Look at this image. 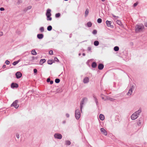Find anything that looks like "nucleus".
Returning a JSON list of instances; mask_svg holds the SVG:
<instances>
[{"mask_svg":"<svg viewBox=\"0 0 147 147\" xmlns=\"http://www.w3.org/2000/svg\"><path fill=\"white\" fill-rule=\"evenodd\" d=\"M144 28V26L143 24H137L135 27V32L137 33L142 32L143 31Z\"/></svg>","mask_w":147,"mask_h":147,"instance_id":"obj_1","label":"nucleus"},{"mask_svg":"<svg viewBox=\"0 0 147 147\" xmlns=\"http://www.w3.org/2000/svg\"><path fill=\"white\" fill-rule=\"evenodd\" d=\"M51 9H48L47 10L46 13V15L47 17V20L48 21H51L52 20V18L51 17Z\"/></svg>","mask_w":147,"mask_h":147,"instance_id":"obj_2","label":"nucleus"},{"mask_svg":"<svg viewBox=\"0 0 147 147\" xmlns=\"http://www.w3.org/2000/svg\"><path fill=\"white\" fill-rule=\"evenodd\" d=\"M140 111H136L133 113L131 116V119L132 120H134L136 119L138 117Z\"/></svg>","mask_w":147,"mask_h":147,"instance_id":"obj_3","label":"nucleus"},{"mask_svg":"<svg viewBox=\"0 0 147 147\" xmlns=\"http://www.w3.org/2000/svg\"><path fill=\"white\" fill-rule=\"evenodd\" d=\"M87 101V98H82V100L81 101L80 104V109L81 110H82V107L83 105L85 104Z\"/></svg>","mask_w":147,"mask_h":147,"instance_id":"obj_4","label":"nucleus"},{"mask_svg":"<svg viewBox=\"0 0 147 147\" xmlns=\"http://www.w3.org/2000/svg\"><path fill=\"white\" fill-rule=\"evenodd\" d=\"M134 88L135 85H132L128 90V92L127 94V95L129 96H130L132 93L133 90H134Z\"/></svg>","mask_w":147,"mask_h":147,"instance_id":"obj_5","label":"nucleus"},{"mask_svg":"<svg viewBox=\"0 0 147 147\" xmlns=\"http://www.w3.org/2000/svg\"><path fill=\"white\" fill-rule=\"evenodd\" d=\"M75 116L77 120L79 119L80 117V111H76L75 113Z\"/></svg>","mask_w":147,"mask_h":147,"instance_id":"obj_6","label":"nucleus"},{"mask_svg":"<svg viewBox=\"0 0 147 147\" xmlns=\"http://www.w3.org/2000/svg\"><path fill=\"white\" fill-rule=\"evenodd\" d=\"M18 101L16 100L14 101L13 103L11 105V107H14L16 109L19 106V105L18 104Z\"/></svg>","mask_w":147,"mask_h":147,"instance_id":"obj_7","label":"nucleus"},{"mask_svg":"<svg viewBox=\"0 0 147 147\" xmlns=\"http://www.w3.org/2000/svg\"><path fill=\"white\" fill-rule=\"evenodd\" d=\"M54 137L55 138L61 139L62 138V135L58 133L55 134L54 135Z\"/></svg>","mask_w":147,"mask_h":147,"instance_id":"obj_8","label":"nucleus"},{"mask_svg":"<svg viewBox=\"0 0 147 147\" xmlns=\"http://www.w3.org/2000/svg\"><path fill=\"white\" fill-rule=\"evenodd\" d=\"M89 78L87 77H85L83 80V82L84 84H87L89 82Z\"/></svg>","mask_w":147,"mask_h":147,"instance_id":"obj_9","label":"nucleus"},{"mask_svg":"<svg viewBox=\"0 0 147 147\" xmlns=\"http://www.w3.org/2000/svg\"><path fill=\"white\" fill-rule=\"evenodd\" d=\"M100 130L101 132H102L104 135L105 136L107 135V132L104 128H101Z\"/></svg>","mask_w":147,"mask_h":147,"instance_id":"obj_10","label":"nucleus"},{"mask_svg":"<svg viewBox=\"0 0 147 147\" xmlns=\"http://www.w3.org/2000/svg\"><path fill=\"white\" fill-rule=\"evenodd\" d=\"M16 78H20L22 76L21 73L20 72H17L16 74Z\"/></svg>","mask_w":147,"mask_h":147,"instance_id":"obj_11","label":"nucleus"},{"mask_svg":"<svg viewBox=\"0 0 147 147\" xmlns=\"http://www.w3.org/2000/svg\"><path fill=\"white\" fill-rule=\"evenodd\" d=\"M18 85L16 83H13L11 84V88H18Z\"/></svg>","mask_w":147,"mask_h":147,"instance_id":"obj_12","label":"nucleus"},{"mask_svg":"<svg viewBox=\"0 0 147 147\" xmlns=\"http://www.w3.org/2000/svg\"><path fill=\"white\" fill-rule=\"evenodd\" d=\"M44 35L42 34H38L37 35V38L39 39H42Z\"/></svg>","mask_w":147,"mask_h":147,"instance_id":"obj_13","label":"nucleus"},{"mask_svg":"<svg viewBox=\"0 0 147 147\" xmlns=\"http://www.w3.org/2000/svg\"><path fill=\"white\" fill-rule=\"evenodd\" d=\"M104 66L102 64H100L98 66V68L99 70H102L104 68Z\"/></svg>","mask_w":147,"mask_h":147,"instance_id":"obj_14","label":"nucleus"},{"mask_svg":"<svg viewBox=\"0 0 147 147\" xmlns=\"http://www.w3.org/2000/svg\"><path fill=\"white\" fill-rule=\"evenodd\" d=\"M106 24L108 27L111 26V22L107 20L106 22Z\"/></svg>","mask_w":147,"mask_h":147,"instance_id":"obj_15","label":"nucleus"},{"mask_svg":"<svg viewBox=\"0 0 147 147\" xmlns=\"http://www.w3.org/2000/svg\"><path fill=\"white\" fill-rule=\"evenodd\" d=\"M99 117L100 119L102 120H103L104 119L105 117H104V115H103L102 114H100V115H99Z\"/></svg>","mask_w":147,"mask_h":147,"instance_id":"obj_16","label":"nucleus"},{"mask_svg":"<svg viewBox=\"0 0 147 147\" xmlns=\"http://www.w3.org/2000/svg\"><path fill=\"white\" fill-rule=\"evenodd\" d=\"M89 13V9H87L85 11V16L86 17L88 15V14Z\"/></svg>","mask_w":147,"mask_h":147,"instance_id":"obj_17","label":"nucleus"},{"mask_svg":"<svg viewBox=\"0 0 147 147\" xmlns=\"http://www.w3.org/2000/svg\"><path fill=\"white\" fill-rule=\"evenodd\" d=\"M94 44L95 46H97L99 45V42L98 41L96 40L94 41Z\"/></svg>","mask_w":147,"mask_h":147,"instance_id":"obj_18","label":"nucleus"},{"mask_svg":"<svg viewBox=\"0 0 147 147\" xmlns=\"http://www.w3.org/2000/svg\"><path fill=\"white\" fill-rule=\"evenodd\" d=\"M20 61V60L19 59L18 60V61H14L13 62L12 64L14 65H15L17 64Z\"/></svg>","mask_w":147,"mask_h":147,"instance_id":"obj_19","label":"nucleus"},{"mask_svg":"<svg viewBox=\"0 0 147 147\" xmlns=\"http://www.w3.org/2000/svg\"><path fill=\"white\" fill-rule=\"evenodd\" d=\"M46 60L45 59H41L40 60V64H42L43 63L45 62Z\"/></svg>","mask_w":147,"mask_h":147,"instance_id":"obj_20","label":"nucleus"},{"mask_svg":"<svg viewBox=\"0 0 147 147\" xmlns=\"http://www.w3.org/2000/svg\"><path fill=\"white\" fill-rule=\"evenodd\" d=\"M96 62H93L92 65V67L93 68H95L96 66Z\"/></svg>","mask_w":147,"mask_h":147,"instance_id":"obj_21","label":"nucleus"},{"mask_svg":"<svg viewBox=\"0 0 147 147\" xmlns=\"http://www.w3.org/2000/svg\"><path fill=\"white\" fill-rule=\"evenodd\" d=\"M101 98L102 99L104 100H107V98H108V96H101Z\"/></svg>","mask_w":147,"mask_h":147,"instance_id":"obj_22","label":"nucleus"},{"mask_svg":"<svg viewBox=\"0 0 147 147\" xmlns=\"http://www.w3.org/2000/svg\"><path fill=\"white\" fill-rule=\"evenodd\" d=\"M32 54L33 55H36L37 54V53L35 50H33L32 51Z\"/></svg>","mask_w":147,"mask_h":147,"instance_id":"obj_23","label":"nucleus"},{"mask_svg":"<svg viewBox=\"0 0 147 147\" xmlns=\"http://www.w3.org/2000/svg\"><path fill=\"white\" fill-rule=\"evenodd\" d=\"M116 22L117 24L119 25H122V23L121 21L119 20H117L116 21Z\"/></svg>","mask_w":147,"mask_h":147,"instance_id":"obj_24","label":"nucleus"},{"mask_svg":"<svg viewBox=\"0 0 147 147\" xmlns=\"http://www.w3.org/2000/svg\"><path fill=\"white\" fill-rule=\"evenodd\" d=\"M52 29V27L51 26H49L47 28V30L49 31L51 30Z\"/></svg>","mask_w":147,"mask_h":147,"instance_id":"obj_25","label":"nucleus"},{"mask_svg":"<svg viewBox=\"0 0 147 147\" xmlns=\"http://www.w3.org/2000/svg\"><path fill=\"white\" fill-rule=\"evenodd\" d=\"M114 50L115 51H117L119 50V47L117 46H115L114 47Z\"/></svg>","mask_w":147,"mask_h":147,"instance_id":"obj_26","label":"nucleus"},{"mask_svg":"<svg viewBox=\"0 0 147 147\" xmlns=\"http://www.w3.org/2000/svg\"><path fill=\"white\" fill-rule=\"evenodd\" d=\"M107 100H109L111 101H113L115 100V99L110 97H108L107 98Z\"/></svg>","mask_w":147,"mask_h":147,"instance_id":"obj_27","label":"nucleus"},{"mask_svg":"<svg viewBox=\"0 0 147 147\" xmlns=\"http://www.w3.org/2000/svg\"><path fill=\"white\" fill-rule=\"evenodd\" d=\"M87 25L88 27H90L92 25V23L90 22H89L87 23Z\"/></svg>","mask_w":147,"mask_h":147,"instance_id":"obj_28","label":"nucleus"},{"mask_svg":"<svg viewBox=\"0 0 147 147\" xmlns=\"http://www.w3.org/2000/svg\"><path fill=\"white\" fill-rule=\"evenodd\" d=\"M40 31L41 32H43L44 31V28L43 27H41L40 28V29H39Z\"/></svg>","mask_w":147,"mask_h":147,"instance_id":"obj_29","label":"nucleus"},{"mask_svg":"<svg viewBox=\"0 0 147 147\" xmlns=\"http://www.w3.org/2000/svg\"><path fill=\"white\" fill-rule=\"evenodd\" d=\"M97 22L98 23H100L102 22V19L101 18H98L97 19Z\"/></svg>","mask_w":147,"mask_h":147,"instance_id":"obj_30","label":"nucleus"},{"mask_svg":"<svg viewBox=\"0 0 147 147\" xmlns=\"http://www.w3.org/2000/svg\"><path fill=\"white\" fill-rule=\"evenodd\" d=\"M66 144L67 145H69L71 144V142L70 141L68 140L66 141L65 142Z\"/></svg>","mask_w":147,"mask_h":147,"instance_id":"obj_31","label":"nucleus"},{"mask_svg":"<svg viewBox=\"0 0 147 147\" xmlns=\"http://www.w3.org/2000/svg\"><path fill=\"white\" fill-rule=\"evenodd\" d=\"M60 16V14L59 13H58L56 14L55 16L56 18H59V17Z\"/></svg>","mask_w":147,"mask_h":147,"instance_id":"obj_32","label":"nucleus"},{"mask_svg":"<svg viewBox=\"0 0 147 147\" xmlns=\"http://www.w3.org/2000/svg\"><path fill=\"white\" fill-rule=\"evenodd\" d=\"M60 80L59 79H56L55 80V82L57 83H58L60 82Z\"/></svg>","mask_w":147,"mask_h":147,"instance_id":"obj_33","label":"nucleus"},{"mask_svg":"<svg viewBox=\"0 0 147 147\" xmlns=\"http://www.w3.org/2000/svg\"><path fill=\"white\" fill-rule=\"evenodd\" d=\"M97 33V31L96 30H94L92 32V34H96Z\"/></svg>","mask_w":147,"mask_h":147,"instance_id":"obj_34","label":"nucleus"},{"mask_svg":"<svg viewBox=\"0 0 147 147\" xmlns=\"http://www.w3.org/2000/svg\"><path fill=\"white\" fill-rule=\"evenodd\" d=\"M48 63L49 64H52L53 63L52 61L51 60H49L48 61Z\"/></svg>","mask_w":147,"mask_h":147,"instance_id":"obj_35","label":"nucleus"},{"mask_svg":"<svg viewBox=\"0 0 147 147\" xmlns=\"http://www.w3.org/2000/svg\"><path fill=\"white\" fill-rule=\"evenodd\" d=\"M94 100L96 103V105H98V102L97 99L96 98H94Z\"/></svg>","mask_w":147,"mask_h":147,"instance_id":"obj_36","label":"nucleus"},{"mask_svg":"<svg viewBox=\"0 0 147 147\" xmlns=\"http://www.w3.org/2000/svg\"><path fill=\"white\" fill-rule=\"evenodd\" d=\"M112 16L114 18V19H117V18H118V17L114 15H112Z\"/></svg>","mask_w":147,"mask_h":147,"instance_id":"obj_37","label":"nucleus"},{"mask_svg":"<svg viewBox=\"0 0 147 147\" xmlns=\"http://www.w3.org/2000/svg\"><path fill=\"white\" fill-rule=\"evenodd\" d=\"M10 62V61H9L8 60H6L5 62V63L7 64V65H9V64Z\"/></svg>","mask_w":147,"mask_h":147,"instance_id":"obj_38","label":"nucleus"},{"mask_svg":"<svg viewBox=\"0 0 147 147\" xmlns=\"http://www.w3.org/2000/svg\"><path fill=\"white\" fill-rule=\"evenodd\" d=\"M49 54L51 55H52L53 54V52L52 50H51L49 51Z\"/></svg>","mask_w":147,"mask_h":147,"instance_id":"obj_39","label":"nucleus"},{"mask_svg":"<svg viewBox=\"0 0 147 147\" xmlns=\"http://www.w3.org/2000/svg\"><path fill=\"white\" fill-rule=\"evenodd\" d=\"M55 61H56L57 62H59V60L57 58L55 57L54 58Z\"/></svg>","mask_w":147,"mask_h":147,"instance_id":"obj_40","label":"nucleus"},{"mask_svg":"<svg viewBox=\"0 0 147 147\" xmlns=\"http://www.w3.org/2000/svg\"><path fill=\"white\" fill-rule=\"evenodd\" d=\"M16 136L17 138L19 139L20 138L19 135L18 134H16Z\"/></svg>","mask_w":147,"mask_h":147,"instance_id":"obj_41","label":"nucleus"},{"mask_svg":"<svg viewBox=\"0 0 147 147\" xmlns=\"http://www.w3.org/2000/svg\"><path fill=\"white\" fill-rule=\"evenodd\" d=\"M34 73H36L37 72V70L36 69H34Z\"/></svg>","mask_w":147,"mask_h":147,"instance_id":"obj_42","label":"nucleus"},{"mask_svg":"<svg viewBox=\"0 0 147 147\" xmlns=\"http://www.w3.org/2000/svg\"><path fill=\"white\" fill-rule=\"evenodd\" d=\"M5 9L3 7H1L0 8V10L1 11H3Z\"/></svg>","mask_w":147,"mask_h":147,"instance_id":"obj_43","label":"nucleus"},{"mask_svg":"<svg viewBox=\"0 0 147 147\" xmlns=\"http://www.w3.org/2000/svg\"><path fill=\"white\" fill-rule=\"evenodd\" d=\"M3 35V32H0V37Z\"/></svg>","mask_w":147,"mask_h":147,"instance_id":"obj_44","label":"nucleus"},{"mask_svg":"<svg viewBox=\"0 0 147 147\" xmlns=\"http://www.w3.org/2000/svg\"><path fill=\"white\" fill-rule=\"evenodd\" d=\"M138 4V3H135L134 5V7H135L136 6H137Z\"/></svg>","mask_w":147,"mask_h":147,"instance_id":"obj_45","label":"nucleus"},{"mask_svg":"<svg viewBox=\"0 0 147 147\" xmlns=\"http://www.w3.org/2000/svg\"><path fill=\"white\" fill-rule=\"evenodd\" d=\"M47 82H50V78H48L47 80Z\"/></svg>","mask_w":147,"mask_h":147,"instance_id":"obj_46","label":"nucleus"},{"mask_svg":"<svg viewBox=\"0 0 147 147\" xmlns=\"http://www.w3.org/2000/svg\"><path fill=\"white\" fill-rule=\"evenodd\" d=\"M144 26L145 27H147V22L145 23Z\"/></svg>","mask_w":147,"mask_h":147,"instance_id":"obj_47","label":"nucleus"},{"mask_svg":"<svg viewBox=\"0 0 147 147\" xmlns=\"http://www.w3.org/2000/svg\"><path fill=\"white\" fill-rule=\"evenodd\" d=\"M66 115L67 117H69V115L68 114H66Z\"/></svg>","mask_w":147,"mask_h":147,"instance_id":"obj_48","label":"nucleus"},{"mask_svg":"<svg viewBox=\"0 0 147 147\" xmlns=\"http://www.w3.org/2000/svg\"><path fill=\"white\" fill-rule=\"evenodd\" d=\"M50 84H52L53 83V81H52V80L50 81Z\"/></svg>","mask_w":147,"mask_h":147,"instance_id":"obj_49","label":"nucleus"},{"mask_svg":"<svg viewBox=\"0 0 147 147\" xmlns=\"http://www.w3.org/2000/svg\"><path fill=\"white\" fill-rule=\"evenodd\" d=\"M32 8L31 6H29L28 7V9H30Z\"/></svg>","mask_w":147,"mask_h":147,"instance_id":"obj_50","label":"nucleus"},{"mask_svg":"<svg viewBox=\"0 0 147 147\" xmlns=\"http://www.w3.org/2000/svg\"><path fill=\"white\" fill-rule=\"evenodd\" d=\"M88 50H90L91 49V48L90 47H88Z\"/></svg>","mask_w":147,"mask_h":147,"instance_id":"obj_51","label":"nucleus"},{"mask_svg":"<svg viewBox=\"0 0 147 147\" xmlns=\"http://www.w3.org/2000/svg\"><path fill=\"white\" fill-rule=\"evenodd\" d=\"M82 55H83V56H85V54L84 53H83V54H82Z\"/></svg>","mask_w":147,"mask_h":147,"instance_id":"obj_52","label":"nucleus"},{"mask_svg":"<svg viewBox=\"0 0 147 147\" xmlns=\"http://www.w3.org/2000/svg\"><path fill=\"white\" fill-rule=\"evenodd\" d=\"M5 66H6V65H3V67H5Z\"/></svg>","mask_w":147,"mask_h":147,"instance_id":"obj_53","label":"nucleus"},{"mask_svg":"<svg viewBox=\"0 0 147 147\" xmlns=\"http://www.w3.org/2000/svg\"><path fill=\"white\" fill-rule=\"evenodd\" d=\"M63 123H65V121H64L63 122Z\"/></svg>","mask_w":147,"mask_h":147,"instance_id":"obj_54","label":"nucleus"},{"mask_svg":"<svg viewBox=\"0 0 147 147\" xmlns=\"http://www.w3.org/2000/svg\"><path fill=\"white\" fill-rule=\"evenodd\" d=\"M81 55V53H79V55L80 56Z\"/></svg>","mask_w":147,"mask_h":147,"instance_id":"obj_55","label":"nucleus"},{"mask_svg":"<svg viewBox=\"0 0 147 147\" xmlns=\"http://www.w3.org/2000/svg\"><path fill=\"white\" fill-rule=\"evenodd\" d=\"M102 1H104L105 0H101Z\"/></svg>","mask_w":147,"mask_h":147,"instance_id":"obj_56","label":"nucleus"}]
</instances>
